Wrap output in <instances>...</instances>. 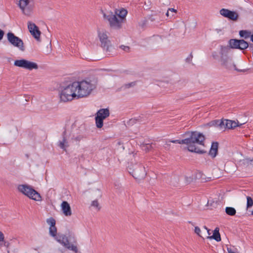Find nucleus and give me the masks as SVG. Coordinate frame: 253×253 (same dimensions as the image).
Masks as SVG:
<instances>
[{
    "label": "nucleus",
    "instance_id": "f257e3e1",
    "mask_svg": "<svg viewBox=\"0 0 253 253\" xmlns=\"http://www.w3.org/2000/svg\"><path fill=\"white\" fill-rule=\"evenodd\" d=\"M182 136L185 137L183 139V142L184 144L187 145L189 151L200 154L206 153V151L201 150L196 146V144L204 146L206 137L202 133L197 131H187L183 134Z\"/></svg>",
    "mask_w": 253,
    "mask_h": 253
},
{
    "label": "nucleus",
    "instance_id": "f03ea898",
    "mask_svg": "<svg viewBox=\"0 0 253 253\" xmlns=\"http://www.w3.org/2000/svg\"><path fill=\"white\" fill-rule=\"evenodd\" d=\"M49 232L50 235L54 237L56 241L62 245L65 248L72 251L74 253H78V249L76 245L77 241L75 239L73 242H70V239L65 235H58L57 236V228L55 225L49 227Z\"/></svg>",
    "mask_w": 253,
    "mask_h": 253
},
{
    "label": "nucleus",
    "instance_id": "7ed1b4c3",
    "mask_svg": "<svg viewBox=\"0 0 253 253\" xmlns=\"http://www.w3.org/2000/svg\"><path fill=\"white\" fill-rule=\"evenodd\" d=\"M75 84L77 87V99L88 96L96 86V81L94 80H83L75 82Z\"/></svg>",
    "mask_w": 253,
    "mask_h": 253
},
{
    "label": "nucleus",
    "instance_id": "20e7f679",
    "mask_svg": "<svg viewBox=\"0 0 253 253\" xmlns=\"http://www.w3.org/2000/svg\"><path fill=\"white\" fill-rule=\"evenodd\" d=\"M59 96L61 101L64 102L71 101L74 98L77 99L75 82L63 87L60 92Z\"/></svg>",
    "mask_w": 253,
    "mask_h": 253
},
{
    "label": "nucleus",
    "instance_id": "39448f33",
    "mask_svg": "<svg viewBox=\"0 0 253 253\" xmlns=\"http://www.w3.org/2000/svg\"><path fill=\"white\" fill-rule=\"evenodd\" d=\"M230 50L228 45H220V55L221 64L228 69H232L235 67L231 58L229 56Z\"/></svg>",
    "mask_w": 253,
    "mask_h": 253
},
{
    "label": "nucleus",
    "instance_id": "423d86ee",
    "mask_svg": "<svg viewBox=\"0 0 253 253\" xmlns=\"http://www.w3.org/2000/svg\"><path fill=\"white\" fill-rule=\"evenodd\" d=\"M17 189L20 192L30 199L37 201L42 200V197L40 193L33 189L31 186L27 184H21L18 185Z\"/></svg>",
    "mask_w": 253,
    "mask_h": 253
},
{
    "label": "nucleus",
    "instance_id": "0eeeda50",
    "mask_svg": "<svg viewBox=\"0 0 253 253\" xmlns=\"http://www.w3.org/2000/svg\"><path fill=\"white\" fill-rule=\"evenodd\" d=\"M103 17L108 21L111 28L118 30L122 28V20L112 12L110 11L106 13H103Z\"/></svg>",
    "mask_w": 253,
    "mask_h": 253
},
{
    "label": "nucleus",
    "instance_id": "6e6552de",
    "mask_svg": "<svg viewBox=\"0 0 253 253\" xmlns=\"http://www.w3.org/2000/svg\"><path fill=\"white\" fill-rule=\"evenodd\" d=\"M110 115L109 110L108 108L100 109L96 113L95 117L97 127L100 128L103 126V120Z\"/></svg>",
    "mask_w": 253,
    "mask_h": 253
},
{
    "label": "nucleus",
    "instance_id": "1a4fd4ad",
    "mask_svg": "<svg viewBox=\"0 0 253 253\" xmlns=\"http://www.w3.org/2000/svg\"><path fill=\"white\" fill-rule=\"evenodd\" d=\"M129 173L137 180H141L145 178L146 172L145 168L142 164H136L133 166L132 171Z\"/></svg>",
    "mask_w": 253,
    "mask_h": 253
},
{
    "label": "nucleus",
    "instance_id": "9d476101",
    "mask_svg": "<svg viewBox=\"0 0 253 253\" xmlns=\"http://www.w3.org/2000/svg\"><path fill=\"white\" fill-rule=\"evenodd\" d=\"M14 65L29 70L38 69V65L36 63L24 59L15 60L14 62Z\"/></svg>",
    "mask_w": 253,
    "mask_h": 253
},
{
    "label": "nucleus",
    "instance_id": "9b49d317",
    "mask_svg": "<svg viewBox=\"0 0 253 253\" xmlns=\"http://www.w3.org/2000/svg\"><path fill=\"white\" fill-rule=\"evenodd\" d=\"M8 41L13 46L18 47L21 50L24 51L25 48L23 41L16 36L13 33L8 32L7 34Z\"/></svg>",
    "mask_w": 253,
    "mask_h": 253
},
{
    "label": "nucleus",
    "instance_id": "f8f14e48",
    "mask_svg": "<svg viewBox=\"0 0 253 253\" xmlns=\"http://www.w3.org/2000/svg\"><path fill=\"white\" fill-rule=\"evenodd\" d=\"M31 0H19L18 5L23 14L29 16L31 15L33 7V3L31 4Z\"/></svg>",
    "mask_w": 253,
    "mask_h": 253
},
{
    "label": "nucleus",
    "instance_id": "ddd939ff",
    "mask_svg": "<svg viewBox=\"0 0 253 253\" xmlns=\"http://www.w3.org/2000/svg\"><path fill=\"white\" fill-rule=\"evenodd\" d=\"M98 37L101 42V47L107 52H110L112 47L110 40L106 33L99 32Z\"/></svg>",
    "mask_w": 253,
    "mask_h": 253
},
{
    "label": "nucleus",
    "instance_id": "4468645a",
    "mask_svg": "<svg viewBox=\"0 0 253 253\" xmlns=\"http://www.w3.org/2000/svg\"><path fill=\"white\" fill-rule=\"evenodd\" d=\"M219 12L223 17L233 21H236L239 17V15L236 12L228 9L222 8L220 10Z\"/></svg>",
    "mask_w": 253,
    "mask_h": 253
},
{
    "label": "nucleus",
    "instance_id": "2eb2a0df",
    "mask_svg": "<svg viewBox=\"0 0 253 253\" xmlns=\"http://www.w3.org/2000/svg\"><path fill=\"white\" fill-rule=\"evenodd\" d=\"M28 28L31 35L39 41L40 38L41 31L39 30L38 27L34 23L30 21L28 22Z\"/></svg>",
    "mask_w": 253,
    "mask_h": 253
},
{
    "label": "nucleus",
    "instance_id": "dca6fc26",
    "mask_svg": "<svg viewBox=\"0 0 253 253\" xmlns=\"http://www.w3.org/2000/svg\"><path fill=\"white\" fill-rule=\"evenodd\" d=\"M61 207L62 211L65 216H68L72 215L71 207L67 201L62 202Z\"/></svg>",
    "mask_w": 253,
    "mask_h": 253
},
{
    "label": "nucleus",
    "instance_id": "f3484780",
    "mask_svg": "<svg viewBox=\"0 0 253 253\" xmlns=\"http://www.w3.org/2000/svg\"><path fill=\"white\" fill-rule=\"evenodd\" d=\"M62 140L58 142V146L64 151H66V148L69 146L68 142L66 138V130H65L62 134Z\"/></svg>",
    "mask_w": 253,
    "mask_h": 253
},
{
    "label": "nucleus",
    "instance_id": "a211bd4d",
    "mask_svg": "<svg viewBox=\"0 0 253 253\" xmlns=\"http://www.w3.org/2000/svg\"><path fill=\"white\" fill-rule=\"evenodd\" d=\"M218 143L217 142H213L211 144L209 155L212 158H215L218 152Z\"/></svg>",
    "mask_w": 253,
    "mask_h": 253
},
{
    "label": "nucleus",
    "instance_id": "6ab92c4d",
    "mask_svg": "<svg viewBox=\"0 0 253 253\" xmlns=\"http://www.w3.org/2000/svg\"><path fill=\"white\" fill-rule=\"evenodd\" d=\"M219 228L216 227L213 231V235L211 236H208V238L214 239L217 242L221 241L220 235L219 232Z\"/></svg>",
    "mask_w": 253,
    "mask_h": 253
},
{
    "label": "nucleus",
    "instance_id": "aec40b11",
    "mask_svg": "<svg viewBox=\"0 0 253 253\" xmlns=\"http://www.w3.org/2000/svg\"><path fill=\"white\" fill-rule=\"evenodd\" d=\"M239 41L240 40L230 39L228 42L229 45H228L230 47V49L231 50V48L238 49Z\"/></svg>",
    "mask_w": 253,
    "mask_h": 253
},
{
    "label": "nucleus",
    "instance_id": "412c9836",
    "mask_svg": "<svg viewBox=\"0 0 253 253\" xmlns=\"http://www.w3.org/2000/svg\"><path fill=\"white\" fill-rule=\"evenodd\" d=\"M127 13V11L125 9H122L121 10H120L119 13L118 14L117 12H116L115 14L117 15L118 18L120 19H121L122 20V22H123V20L125 19V17Z\"/></svg>",
    "mask_w": 253,
    "mask_h": 253
},
{
    "label": "nucleus",
    "instance_id": "4be33fe9",
    "mask_svg": "<svg viewBox=\"0 0 253 253\" xmlns=\"http://www.w3.org/2000/svg\"><path fill=\"white\" fill-rule=\"evenodd\" d=\"M225 211L226 213L230 216H234L236 213V210L233 207H227L225 208Z\"/></svg>",
    "mask_w": 253,
    "mask_h": 253
},
{
    "label": "nucleus",
    "instance_id": "5701e85b",
    "mask_svg": "<svg viewBox=\"0 0 253 253\" xmlns=\"http://www.w3.org/2000/svg\"><path fill=\"white\" fill-rule=\"evenodd\" d=\"M238 49H245L249 46V43L244 40H240Z\"/></svg>",
    "mask_w": 253,
    "mask_h": 253
},
{
    "label": "nucleus",
    "instance_id": "b1692460",
    "mask_svg": "<svg viewBox=\"0 0 253 253\" xmlns=\"http://www.w3.org/2000/svg\"><path fill=\"white\" fill-rule=\"evenodd\" d=\"M239 35L241 37H243L245 39L249 38L251 37V32L246 30H241L239 32Z\"/></svg>",
    "mask_w": 253,
    "mask_h": 253
},
{
    "label": "nucleus",
    "instance_id": "393cba45",
    "mask_svg": "<svg viewBox=\"0 0 253 253\" xmlns=\"http://www.w3.org/2000/svg\"><path fill=\"white\" fill-rule=\"evenodd\" d=\"M219 120H213L212 121L210 122L207 124V126H215V127H218V124H219Z\"/></svg>",
    "mask_w": 253,
    "mask_h": 253
},
{
    "label": "nucleus",
    "instance_id": "a878e982",
    "mask_svg": "<svg viewBox=\"0 0 253 253\" xmlns=\"http://www.w3.org/2000/svg\"><path fill=\"white\" fill-rule=\"evenodd\" d=\"M247 208H250L253 206V199L250 197L247 196Z\"/></svg>",
    "mask_w": 253,
    "mask_h": 253
},
{
    "label": "nucleus",
    "instance_id": "bb28decb",
    "mask_svg": "<svg viewBox=\"0 0 253 253\" xmlns=\"http://www.w3.org/2000/svg\"><path fill=\"white\" fill-rule=\"evenodd\" d=\"M46 223L51 227L55 225L56 221L53 217H50L46 219Z\"/></svg>",
    "mask_w": 253,
    "mask_h": 253
},
{
    "label": "nucleus",
    "instance_id": "cd10ccee",
    "mask_svg": "<svg viewBox=\"0 0 253 253\" xmlns=\"http://www.w3.org/2000/svg\"><path fill=\"white\" fill-rule=\"evenodd\" d=\"M244 164L247 166H253V158H246L244 160Z\"/></svg>",
    "mask_w": 253,
    "mask_h": 253
},
{
    "label": "nucleus",
    "instance_id": "c85d7f7f",
    "mask_svg": "<svg viewBox=\"0 0 253 253\" xmlns=\"http://www.w3.org/2000/svg\"><path fill=\"white\" fill-rule=\"evenodd\" d=\"M142 147L146 152L149 151L152 148V144H143Z\"/></svg>",
    "mask_w": 253,
    "mask_h": 253
},
{
    "label": "nucleus",
    "instance_id": "c756f323",
    "mask_svg": "<svg viewBox=\"0 0 253 253\" xmlns=\"http://www.w3.org/2000/svg\"><path fill=\"white\" fill-rule=\"evenodd\" d=\"M230 123H231L232 126H233V129H234V128H235L237 126H242L243 124H244V123L239 124L238 122H236L235 121H232V120H231V122H230Z\"/></svg>",
    "mask_w": 253,
    "mask_h": 253
},
{
    "label": "nucleus",
    "instance_id": "7c9ffc66",
    "mask_svg": "<svg viewBox=\"0 0 253 253\" xmlns=\"http://www.w3.org/2000/svg\"><path fill=\"white\" fill-rule=\"evenodd\" d=\"M219 124H218V127L220 128H223L225 127V120H219Z\"/></svg>",
    "mask_w": 253,
    "mask_h": 253
},
{
    "label": "nucleus",
    "instance_id": "2f4dec72",
    "mask_svg": "<svg viewBox=\"0 0 253 253\" xmlns=\"http://www.w3.org/2000/svg\"><path fill=\"white\" fill-rule=\"evenodd\" d=\"M225 127L228 129H233V126H232L231 123H230V122H231V120H225Z\"/></svg>",
    "mask_w": 253,
    "mask_h": 253
},
{
    "label": "nucleus",
    "instance_id": "473e14b6",
    "mask_svg": "<svg viewBox=\"0 0 253 253\" xmlns=\"http://www.w3.org/2000/svg\"><path fill=\"white\" fill-rule=\"evenodd\" d=\"M136 84V82H132L128 84H126L124 85V86L126 88L135 86Z\"/></svg>",
    "mask_w": 253,
    "mask_h": 253
},
{
    "label": "nucleus",
    "instance_id": "72a5a7b5",
    "mask_svg": "<svg viewBox=\"0 0 253 253\" xmlns=\"http://www.w3.org/2000/svg\"><path fill=\"white\" fill-rule=\"evenodd\" d=\"M183 139L179 140V139H176V140H169V142H171L173 143H178L180 144H184V142H183Z\"/></svg>",
    "mask_w": 253,
    "mask_h": 253
},
{
    "label": "nucleus",
    "instance_id": "f704fd0d",
    "mask_svg": "<svg viewBox=\"0 0 253 253\" xmlns=\"http://www.w3.org/2000/svg\"><path fill=\"white\" fill-rule=\"evenodd\" d=\"M91 206L96 208H98V210H100V208L99 207V204L97 200H94L92 202Z\"/></svg>",
    "mask_w": 253,
    "mask_h": 253
},
{
    "label": "nucleus",
    "instance_id": "c9c22d12",
    "mask_svg": "<svg viewBox=\"0 0 253 253\" xmlns=\"http://www.w3.org/2000/svg\"><path fill=\"white\" fill-rule=\"evenodd\" d=\"M194 232L195 233H196L198 235H199L200 237H202L200 235V232H201V229L200 228L198 227V226H196L195 227V230H194Z\"/></svg>",
    "mask_w": 253,
    "mask_h": 253
},
{
    "label": "nucleus",
    "instance_id": "e433bc0d",
    "mask_svg": "<svg viewBox=\"0 0 253 253\" xmlns=\"http://www.w3.org/2000/svg\"><path fill=\"white\" fill-rule=\"evenodd\" d=\"M193 55L192 53L191 52L190 55L186 58L185 61L186 62L190 63L192 59Z\"/></svg>",
    "mask_w": 253,
    "mask_h": 253
},
{
    "label": "nucleus",
    "instance_id": "4c0bfd02",
    "mask_svg": "<svg viewBox=\"0 0 253 253\" xmlns=\"http://www.w3.org/2000/svg\"><path fill=\"white\" fill-rule=\"evenodd\" d=\"M121 48L125 51L128 52L129 50V47L127 46L121 45Z\"/></svg>",
    "mask_w": 253,
    "mask_h": 253
},
{
    "label": "nucleus",
    "instance_id": "58836bf2",
    "mask_svg": "<svg viewBox=\"0 0 253 253\" xmlns=\"http://www.w3.org/2000/svg\"><path fill=\"white\" fill-rule=\"evenodd\" d=\"M84 138V136L83 135H80L75 137L74 139L76 141H80L81 140H82Z\"/></svg>",
    "mask_w": 253,
    "mask_h": 253
},
{
    "label": "nucleus",
    "instance_id": "ea45409f",
    "mask_svg": "<svg viewBox=\"0 0 253 253\" xmlns=\"http://www.w3.org/2000/svg\"><path fill=\"white\" fill-rule=\"evenodd\" d=\"M170 146V144H169V141H166V143L165 144L164 147H165V149H169Z\"/></svg>",
    "mask_w": 253,
    "mask_h": 253
},
{
    "label": "nucleus",
    "instance_id": "a19ab883",
    "mask_svg": "<svg viewBox=\"0 0 253 253\" xmlns=\"http://www.w3.org/2000/svg\"><path fill=\"white\" fill-rule=\"evenodd\" d=\"M4 35V32L0 29V41H1Z\"/></svg>",
    "mask_w": 253,
    "mask_h": 253
},
{
    "label": "nucleus",
    "instance_id": "79ce46f5",
    "mask_svg": "<svg viewBox=\"0 0 253 253\" xmlns=\"http://www.w3.org/2000/svg\"><path fill=\"white\" fill-rule=\"evenodd\" d=\"M4 235L2 232L0 231V242L3 241L4 240Z\"/></svg>",
    "mask_w": 253,
    "mask_h": 253
},
{
    "label": "nucleus",
    "instance_id": "37998d69",
    "mask_svg": "<svg viewBox=\"0 0 253 253\" xmlns=\"http://www.w3.org/2000/svg\"><path fill=\"white\" fill-rule=\"evenodd\" d=\"M212 55L214 59H216L218 56L217 53L216 52H213Z\"/></svg>",
    "mask_w": 253,
    "mask_h": 253
},
{
    "label": "nucleus",
    "instance_id": "c03bdc74",
    "mask_svg": "<svg viewBox=\"0 0 253 253\" xmlns=\"http://www.w3.org/2000/svg\"><path fill=\"white\" fill-rule=\"evenodd\" d=\"M136 122V120L133 119H131L129 121V123L130 124H133V123H135Z\"/></svg>",
    "mask_w": 253,
    "mask_h": 253
},
{
    "label": "nucleus",
    "instance_id": "a18cd8bd",
    "mask_svg": "<svg viewBox=\"0 0 253 253\" xmlns=\"http://www.w3.org/2000/svg\"><path fill=\"white\" fill-rule=\"evenodd\" d=\"M228 253H233L235 252L230 248H227V249Z\"/></svg>",
    "mask_w": 253,
    "mask_h": 253
},
{
    "label": "nucleus",
    "instance_id": "49530a36",
    "mask_svg": "<svg viewBox=\"0 0 253 253\" xmlns=\"http://www.w3.org/2000/svg\"><path fill=\"white\" fill-rule=\"evenodd\" d=\"M149 19L151 21H154L155 20V18H154L153 16V15H151L149 17Z\"/></svg>",
    "mask_w": 253,
    "mask_h": 253
},
{
    "label": "nucleus",
    "instance_id": "de8ad7c7",
    "mask_svg": "<svg viewBox=\"0 0 253 253\" xmlns=\"http://www.w3.org/2000/svg\"><path fill=\"white\" fill-rule=\"evenodd\" d=\"M169 10L172 12H177V10L176 9L172 8H169Z\"/></svg>",
    "mask_w": 253,
    "mask_h": 253
},
{
    "label": "nucleus",
    "instance_id": "09e8293b",
    "mask_svg": "<svg viewBox=\"0 0 253 253\" xmlns=\"http://www.w3.org/2000/svg\"><path fill=\"white\" fill-rule=\"evenodd\" d=\"M169 9H168V11H167V12L166 13V15H167L168 17L169 16Z\"/></svg>",
    "mask_w": 253,
    "mask_h": 253
},
{
    "label": "nucleus",
    "instance_id": "8fccbe9b",
    "mask_svg": "<svg viewBox=\"0 0 253 253\" xmlns=\"http://www.w3.org/2000/svg\"><path fill=\"white\" fill-rule=\"evenodd\" d=\"M188 223L191 224L192 225L194 226V224L193 222H192V221H188Z\"/></svg>",
    "mask_w": 253,
    "mask_h": 253
},
{
    "label": "nucleus",
    "instance_id": "3c124183",
    "mask_svg": "<svg viewBox=\"0 0 253 253\" xmlns=\"http://www.w3.org/2000/svg\"><path fill=\"white\" fill-rule=\"evenodd\" d=\"M207 232L208 233L209 235H210L211 234V233H210V229H208L207 230Z\"/></svg>",
    "mask_w": 253,
    "mask_h": 253
},
{
    "label": "nucleus",
    "instance_id": "603ef678",
    "mask_svg": "<svg viewBox=\"0 0 253 253\" xmlns=\"http://www.w3.org/2000/svg\"><path fill=\"white\" fill-rule=\"evenodd\" d=\"M251 41L253 42V34L251 36Z\"/></svg>",
    "mask_w": 253,
    "mask_h": 253
},
{
    "label": "nucleus",
    "instance_id": "864d4df0",
    "mask_svg": "<svg viewBox=\"0 0 253 253\" xmlns=\"http://www.w3.org/2000/svg\"><path fill=\"white\" fill-rule=\"evenodd\" d=\"M204 228L206 230H208L209 229L206 226H204Z\"/></svg>",
    "mask_w": 253,
    "mask_h": 253
},
{
    "label": "nucleus",
    "instance_id": "5fc2aeb1",
    "mask_svg": "<svg viewBox=\"0 0 253 253\" xmlns=\"http://www.w3.org/2000/svg\"><path fill=\"white\" fill-rule=\"evenodd\" d=\"M252 214L253 215V210L252 211Z\"/></svg>",
    "mask_w": 253,
    "mask_h": 253
}]
</instances>
